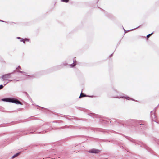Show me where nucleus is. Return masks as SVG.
<instances>
[{
	"label": "nucleus",
	"instance_id": "f257e3e1",
	"mask_svg": "<svg viewBox=\"0 0 159 159\" xmlns=\"http://www.w3.org/2000/svg\"><path fill=\"white\" fill-rule=\"evenodd\" d=\"M2 100L6 102H12L17 104H21V103L20 101L14 98H6L2 99Z\"/></svg>",
	"mask_w": 159,
	"mask_h": 159
},
{
	"label": "nucleus",
	"instance_id": "f03ea898",
	"mask_svg": "<svg viewBox=\"0 0 159 159\" xmlns=\"http://www.w3.org/2000/svg\"><path fill=\"white\" fill-rule=\"evenodd\" d=\"M21 70V67L20 66H19L16 69V70L17 72H20V73H22L23 75L29 76V75H28L27 73L20 71V70Z\"/></svg>",
	"mask_w": 159,
	"mask_h": 159
},
{
	"label": "nucleus",
	"instance_id": "7ed1b4c3",
	"mask_svg": "<svg viewBox=\"0 0 159 159\" xmlns=\"http://www.w3.org/2000/svg\"><path fill=\"white\" fill-rule=\"evenodd\" d=\"M12 73H9L4 75L2 77V78L3 79V81L5 80H7V78H9L11 77V75Z\"/></svg>",
	"mask_w": 159,
	"mask_h": 159
},
{
	"label": "nucleus",
	"instance_id": "20e7f679",
	"mask_svg": "<svg viewBox=\"0 0 159 159\" xmlns=\"http://www.w3.org/2000/svg\"><path fill=\"white\" fill-rule=\"evenodd\" d=\"M100 152L99 150L96 149H93L89 151V152L92 153H98Z\"/></svg>",
	"mask_w": 159,
	"mask_h": 159
},
{
	"label": "nucleus",
	"instance_id": "39448f33",
	"mask_svg": "<svg viewBox=\"0 0 159 159\" xmlns=\"http://www.w3.org/2000/svg\"><path fill=\"white\" fill-rule=\"evenodd\" d=\"M16 38L20 39V42H23L25 44V41H26L27 42L29 41V40L27 39H23L20 37H17Z\"/></svg>",
	"mask_w": 159,
	"mask_h": 159
},
{
	"label": "nucleus",
	"instance_id": "423d86ee",
	"mask_svg": "<svg viewBox=\"0 0 159 159\" xmlns=\"http://www.w3.org/2000/svg\"><path fill=\"white\" fill-rule=\"evenodd\" d=\"M87 97V96L86 95H85V94H83L82 92L80 94V95L79 97V98H81L82 97Z\"/></svg>",
	"mask_w": 159,
	"mask_h": 159
},
{
	"label": "nucleus",
	"instance_id": "0eeeda50",
	"mask_svg": "<svg viewBox=\"0 0 159 159\" xmlns=\"http://www.w3.org/2000/svg\"><path fill=\"white\" fill-rule=\"evenodd\" d=\"M20 152H19V153H17L16 154H15L14 155H13L12 157V159L14 158H15L16 157L18 156L20 154Z\"/></svg>",
	"mask_w": 159,
	"mask_h": 159
},
{
	"label": "nucleus",
	"instance_id": "6e6552de",
	"mask_svg": "<svg viewBox=\"0 0 159 159\" xmlns=\"http://www.w3.org/2000/svg\"><path fill=\"white\" fill-rule=\"evenodd\" d=\"M61 0L62 2H65V3H67L69 1V0Z\"/></svg>",
	"mask_w": 159,
	"mask_h": 159
},
{
	"label": "nucleus",
	"instance_id": "1a4fd4ad",
	"mask_svg": "<svg viewBox=\"0 0 159 159\" xmlns=\"http://www.w3.org/2000/svg\"><path fill=\"white\" fill-rule=\"evenodd\" d=\"M153 33H152L151 34H148L147 35V37L148 38H149L150 36H151L152 34H153Z\"/></svg>",
	"mask_w": 159,
	"mask_h": 159
},
{
	"label": "nucleus",
	"instance_id": "9d476101",
	"mask_svg": "<svg viewBox=\"0 0 159 159\" xmlns=\"http://www.w3.org/2000/svg\"><path fill=\"white\" fill-rule=\"evenodd\" d=\"M3 87V86L2 85H0V89H2Z\"/></svg>",
	"mask_w": 159,
	"mask_h": 159
},
{
	"label": "nucleus",
	"instance_id": "9b49d317",
	"mask_svg": "<svg viewBox=\"0 0 159 159\" xmlns=\"http://www.w3.org/2000/svg\"><path fill=\"white\" fill-rule=\"evenodd\" d=\"M0 21H1V22H4V21H3V20H0Z\"/></svg>",
	"mask_w": 159,
	"mask_h": 159
},
{
	"label": "nucleus",
	"instance_id": "f8f14e48",
	"mask_svg": "<svg viewBox=\"0 0 159 159\" xmlns=\"http://www.w3.org/2000/svg\"><path fill=\"white\" fill-rule=\"evenodd\" d=\"M8 83H6V84H5L4 85H5L6 84H7Z\"/></svg>",
	"mask_w": 159,
	"mask_h": 159
},
{
	"label": "nucleus",
	"instance_id": "ddd939ff",
	"mask_svg": "<svg viewBox=\"0 0 159 159\" xmlns=\"http://www.w3.org/2000/svg\"><path fill=\"white\" fill-rule=\"evenodd\" d=\"M75 66V65H73V67L74 66Z\"/></svg>",
	"mask_w": 159,
	"mask_h": 159
}]
</instances>
